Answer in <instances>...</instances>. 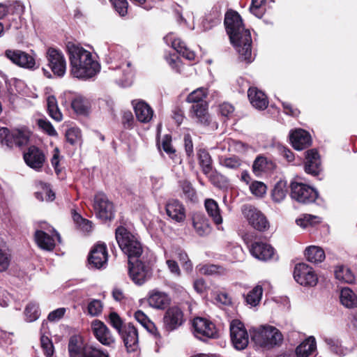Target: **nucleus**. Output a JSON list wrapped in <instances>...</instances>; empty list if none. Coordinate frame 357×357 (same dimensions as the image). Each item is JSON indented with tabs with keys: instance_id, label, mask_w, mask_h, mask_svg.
<instances>
[{
	"instance_id": "64",
	"label": "nucleus",
	"mask_w": 357,
	"mask_h": 357,
	"mask_svg": "<svg viewBox=\"0 0 357 357\" xmlns=\"http://www.w3.org/2000/svg\"><path fill=\"white\" fill-rule=\"evenodd\" d=\"M84 357H109L108 353L93 347L88 349Z\"/></svg>"
},
{
	"instance_id": "43",
	"label": "nucleus",
	"mask_w": 357,
	"mask_h": 357,
	"mask_svg": "<svg viewBox=\"0 0 357 357\" xmlns=\"http://www.w3.org/2000/svg\"><path fill=\"white\" fill-rule=\"evenodd\" d=\"M321 218L319 216L304 213L301 215L296 220V223L303 229L308 227H315L320 224Z\"/></svg>"
},
{
	"instance_id": "12",
	"label": "nucleus",
	"mask_w": 357,
	"mask_h": 357,
	"mask_svg": "<svg viewBox=\"0 0 357 357\" xmlns=\"http://www.w3.org/2000/svg\"><path fill=\"white\" fill-rule=\"evenodd\" d=\"M294 278L298 284L305 287H314L318 282V277L313 268L305 263L295 266Z\"/></svg>"
},
{
	"instance_id": "7",
	"label": "nucleus",
	"mask_w": 357,
	"mask_h": 357,
	"mask_svg": "<svg viewBox=\"0 0 357 357\" xmlns=\"http://www.w3.org/2000/svg\"><path fill=\"white\" fill-rule=\"evenodd\" d=\"M241 211L253 229L260 232H265L269 229L270 223L266 216L255 206L244 204L242 206Z\"/></svg>"
},
{
	"instance_id": "17",
	"label": "nucleus",
	"mask_w": 357,
	"mask_h": 357,
	"mask_svg": "<svg viewBox=\"0 0 357 357\" xmlns=\"http://www.w3.org/2000/svg\"><path fill=\"white\" fill-rule=\"evenodd\" d=\"M304 170L307 174L318 177L322 171L321 157L316 149H308L305 153Z\"/></svg>"
},
{
	"instance_id": "20",
	"label": "nucleus",
	"mask_w": 357,
	"mask_h": 357,
	"mask_svg": "<svg viewBox=\"0 0 357 357\" xmlns=\"http://www.w3.org/2000/svg\"><path fill=\"white\" fill-rule=\"evenodd\" d=\"M248 247L252 256L261 261L272 259L275 255L274 248L266 242L255 241Z\"/></svg>"
},
{
	"instance_id": "13",
	"label": "nucleus",
	"mask_w": 357,
	"mask_h": 357,
	"mask_svg": "<svg viewBox=\"0 0 357 357\" xmlns=\"http://www.w3.org/2000/svg\"><path fill=\"white\" fill-rule=\"evenodd\" d=\"M162 320L164 329L167 332L177 330L185 321L183 312L178 306L169 307Z\"/></svg>"
},
{
	"instance_id": "58",
	"label": "nucleus",
	"mask_w": 357,
	"mask_h": 357,
	"mask_svg": "<svg viewBox=\"0 0 357 357\" xmlns=\"http://www.w3.org/2000/svg\"><path fill=\"white\" fill-rule=\"evenodd\" d=\"M115 10L121 17H124L128 13V3L126 0H109Z\"/></svg>"
},
{
	"instance_id": "44",
	"label": "nucleus",
	"mask_w": 357,
	"mask_h": 357,
	"mask_svg": "<svg viewBox=\"0 0 357 357\" xmlns=\"http://www.w3.org/2000/svg\"><path fill=\"white\" fill-rule=\"evenodd\" d=\"M47 113L51 118L56 121L62 120V114L59 109L57 100L54 96H50L47 98Z\"/></svg>"
},
{
	"instance_id": "19",
	"label": "nucleus",
	"mask_w": 357,
	"mask_h": 357,
	"mask_svg": "<svg viewBox=\"0 0 357 357\" xmlns=\"http://www.w3.org/2000/svg\"><path fill=\"white\" fill-rule=\"evenodd\" d=\"M128 353L135 352L138 349V331L132 323L124 326V328L119 333Z\"/></svg>"
},
{
	"instance_id": "53",
	"label": "nucleus",
	"mask_w": 357,
	"mask_h": 357,
	"mask_svg": "<svg viewBox=\"0 0 357 357\" xmlns=\"http://www.w3.org/2000/svg\"><path fill=\"white\" fill-rule=\"evenodd\" d=\"M242 160L236 155H232L231 157L229 158H224L220 161V164L222 166L231 169H238L242 165Z\"/></svg>"
},
{
	"instance_id": "36",
	"label": "nucleus",
	"mask_w": 357,
	"mask_h": 357,
	"mask_svg": "<svg viewBox=\"0 0 357 357\" xmlns=\"http://www.w3.org/2000/svg\"><path fill=\"white\" fill-rule=\"evenodd\" d=\"M197 159L199 165L204 174L207 175L212 171V158L205 149H199L197 151Z\"/></svg>"
},
{
	"instance_id": "33",
	"label": "nucleus",
	"mask_w": 357,
	"mask_h": 357,
	"mask_svg": "<svg viewBox=\"0 0 357 357\" xmlns=\"http://www.w3.org/2000/svg\"><path fill=\"white\" fill-rule=\"evenodd\" d=\"M205 209L210 218H212L215 225H220L222 222V218L218 204L213 199H206L204 201Z\"/></svg>"
},
{
	"instance_id": "47",
	"label": "nucleus",
	"mask_w": 357,
	"mask_h": 357,
	"mask_svg": "<svg viewBox=\"0 0 357 357\" xmlns=\"http://www.w3.org/2000/svg\"><path fill=\"white\" fill-rule=\"evenodd\" d=\"M335 276L338 280L346 283H351L354 280V276L351 271L343 266H339L335 269Z\"/></svg>"
},
{
	"instance_id": "23",
	"label": "nucleus",
	"mask_w": 357,
	"mask_h": 357,
	"mask_svg": "<svg viewBox=\"0 0 357 357\" xmlns=\"http://www.w3.org/2000/svg\"><path fill=\"white\" fill-rule=\"evenodd\" d=\"M170 296L164 291L153 289L149 292L147 302L149 305L158 310H165L171 304Z\"/></svg>"
},
{
	"instance_id": "18",
	"label": "nucleus",
	"mask_w": 357,
	"mask_h": 357,
	"mask_svg": "<svg viewBox=\"0 0 357 357\" xmlns=\"http://www.w3.org/2000/svg\"><path fill=\"white\" fill-rule=\"evenodd\" d=\"M5 56L14 64L27 69L36 68V61L29 54L18 50H7Z\"/></svg>"
},
{
	"instance_id": "42",
	"label": "nucleus",
	"mask_w": 357,
	"mask_h": 357,
	"mask_svg": "<svg viewBox=\"0 0 357 357\" xmlns=\"http://www.w3.org/2000/svg\"><path fill=\"white\" fill-rule=\"evenodd\" d=\"M341 303L348 308H353L357 306V296L349 288H343L340 296Z\"/></svg>"
},
{
	"instance_id": "55",
	"label": "nucleus",
	"mask_w": 357,
	"mask_h": 357,
	"mask_svg": "<svg viewBox=\"0 0 357 357\" xmlns=\"http://www.w3.org/2000/svg\"><path fill=\"white\" fill-rule=\"evenodd\" d=\"M102 303L101 301L93 299L87 306L88 313L93 317L98 316L102 311Z\"/></svg>"
},
{
	"instance_id": "8",
	"label": "nucleus",
	"mask_w": 357,
	"mask_h": 357,
	"mask_svg": "<svg viewBox=\"0 0 357 357\" xmlns=\"http://www.w3.org/2000/svg\"><path fill=\"white\" fill-rule=\"evenodd\" d=\"M318 192L309 185L293 181L290 184V196L293 200L302 204L314 203L318 197Z\"/></svg>"
},
{
	"instance_id": "16",
	"label": "nucleus",
	"mask_w": 357,
	"mask_h": 357,
	"mask_svg": "<svg viewBox=\"0 0 357 357\" xmlns=\"http://www.w3.org/2000/svg\"><path fill=\"white\" fill-rule=\"evenodd\" d=\"M23 159L27 166L36 171H40L46 158L42 149L35 145H31L24 151Z\"/></svg>"
},
{
	"instance_id": "4",
	"label": "nucleus",
	"mask_w": 357,
	"mask_h": 357,
	"mask_svg": "<svg viewBox=\"0 0 357 357\" xmlns=\"http://www.w3.org/2000/svg\"><path fill=\"white\" fill-rule=\"evenodd\" d=\"M31 135V132L24 128L13 130L4 127L0 128V142L9 149L16 147L22 149L29 144Z\"/></svg>"
},
{
	"instance_id": "29",
	"label": "nucleus",
	"mask_w": 357,
	"mask_h": 357,
	"mask_svg": "<svg viewBox=\"0 0 357 357\" xmlns=\"http://www.w3.org/2000/svg\"><path fill=\"white\" fill-rule=\"evenodd\" d=\"M208 105L207 102H201L197 105H192V110L194 116L200 124L208 126L211 123V117L208 112Z\"/></svg>"
},
{
	"instance_id": "32",
	"label": "nucleus",
	"mask_w": 357,
	"mask_h": 357,
	"mask_svg": "<svg viewBox=\"0 0 357 357\" xmlns=\"http://www.w3.org/2000/svg\"><path fill=\"white\" fill-rule=\"evenodd\" d=\"M137 120L142 123L149 122L153 114L152 108L145 102H138L134 107Z\"/></svg>"
},
{
	"instance_id": "5",
	"label": "nucleus",
	"mask_w": 357,
	"mask_h": 357,
	"mask_svg": "<svg viewBox=\"0 0 357 357\" xmlns=\"http://www.w3.org/2000/svg\"><path fill=\"white\" fill-rule=\"evenodd\" d=\"M251 340L256 344L262 347H270L278 345L282 341V335L274 326H262L254 330L251 333Z\"/></svg>"
},
{
	"instance_id": "49",
	"label": "nucleus",
	"mask_w": 357,
	"mask_h": 357,
	"mask_svg": "<svg viewBox=\"0 0 357 357\" xmlns=\"http://www.w3.org/2000/svg\"><path fill=\"white\" fill-rule=\"evenodd\" d=\"M266 1V0H252L250 10L258 18H262L265 14Z\"/></svg>"
},
{
	"instance_id": "57",
	"label": "nucleus",
	"mask_w": 357,
	"mask_h": 357,
	"mask_svg": "<svg viewBox=\"0 0 357 357\" xmlns=\"http://www.w3.org/2000/svg\"><path fill=\"white\" fill-rule=\"evenodd\" d=\"M11 261V254L8 250H3L0 248V272L8 269Z\"/></svg>"
},
{
	"instance_id": "35",
	"label": "nucleus",
	"mask_w": 357,
	"mask_h": 357,
	"mask_svg": "<svg viewBox=\"0 0 357 357\" xmlns=\"http://www.w3.org/2000/svg\"><path fill=\"white\" fill-rule=\"evenodd\" d=\"M288 193L287 183L285 181H278L271 190V197L274 203L282 202Z\"/></svg>"
},
{
	"instance_id": "22",
	"label": "nucleus",
	"mask_w": 357,
	"mask_h": 357,
	"mask_svg": "<svg viewBox=\"0 0 357 357\" xmlns=\"http://www.w3.org/2000/svg\"><path fill=\"white\" fill-rule=\"evenodd\" d=\"M289 141L293 148L297 151L307 149L312 145L310 134L303 129H297L289 134Z\"/></svg>"
},
{
	"instance_id": "54",
	"label": "nucleus",
	"mask_w": 357,
	"mask_h": 357,
	"mask_svg": "<svg viewBox=\"0 0 357 357\" xmlns=\"http://www.w3.org/2000/svg\"><path fill=\"white\" fill-rule=\"evenodd\" d=\"M184 149L186 154L187 159L189 162L193 161L194 158V146L193 142L190 134L187 133L184 135L183 137Z\"/></svg>"
},
{
	"instance_id": "39",
	"label": "nucleus",
	"mask_w": 357,
	"mask_h": 357,
	"mask_svg": "<svg viewBox=\"0 0 357 357\" xmlns=\"http://www.w3.org/2000/svg\"><path fill=\"white\" fill-rule=\"evenodd\" d=\"M172 47L183 58L189 61H194L195 53L190 50L185 43L180 38H174L172 41Z\"/></svg>"
},
{
	"instance_id": "51",
	"label": "nucleus",
	"mask_w": 357,
	"mask_h": 357,
	"mask_svg": "<svg viewBox=\"0 0 357 357\" xmlns=\"http://www.w3.org/2000/svg\"><path fill=\"white\" fill-rule=\"evenodd\" d=\"M108 323L117 331L119 333L123 328L126 324L119 314L116 312H111L108 316Z\"/></svg>"
},
{
	"instance_id": "37",
	"label": "nucleus",
	"mask_w": 357,
	"mask_h": 357,
	"mask_svg": "<svg viewBox=\"0 0 357 357\" xmlns=\"http://www.w3.org/2000/svg\"><path fill=\"white\" fill-rule=\"evenodd\" d=\"M222 20V13L220 6H213L210 12L206 15L204 21V26L206 29H211L212 27L220 24Z\"/></svg>"
},
{
	"instance_id": "15",
	"label": "nucleus",
	"mask_w": 357,
	"mask_h": 357,
	"mask_svg": "<svg viewBox=\"0 0 357 357\" xmlns=\"http://www.w3.org/2000/svg\"><path fill=\"white\" fill-rule=\"evenodd\" d=\"M108 261L107 248L105 243L98 242L91 248L88 262L93 268L100 269L105 268Z\"/></svg>"
},
{
	"instance_id": "1",
	"label": "nucleus",
	"mask_w": 357,
	"mask_h": 357,
	"mask_svg": "<svg viewBox=\"0 0 357 357\" xmlns=\"http://www.w3.org/2000/svg\"><path fill=\"white\" fill-rule=\"evenodd\" d=\"M115 238L121 251L128 257V275L137 285H142L152 276V261L143 254V246L138 237L126 227L119 226Z\"/></svg>"
},
{
	"instance_id": "52",
	"label": "nucleus",
	"mask_w": 357,
	"mask_h": 357,
	"mask_svg": "<svg viewBox=\"0 0 357 357\" xmlns=\"http://www.w3.org/2000/svg\"><path fill=\"white\" fill-rule=\"evenodd\" d=\"M266 185L259 181H255L250 185V190L252 195L257 197H263L266 192Z\"/></svg>"
},
{
	"instance_id": "10",
	"label": "nucleus",
	"mask_w": 357,
	"mask_h": 357,
	"mask_svg": "<svg viewBox=\"0 0 357 357\" xmlns=\"http://www.w3.org/2000/svg\"><path fill=\"white\" fill-rule=\"evenodd\" d=\"M45 57L47 66L53 75L56 77H63L66 72V61L62 52L54 47H49Z\"/></svg>"
},
{
	"instance_id": "2",
	"label": "nucleus",
	"mask_w": 357,
	"mask_h": 357,
	"mask_svg": "<svg viewBox=\"0 0 357 357\" xmlns=\"http://www.w3.org/2000/svg\"><path fill=\"white\" fill-rule=\"evenodd\" d=\"M224 24L231 44L239 54V59L247 63L253 61L252 56V37L249 29H245L240 14L229 10L225 15Z\"/></svg>"
},
{
	"instance_id": "40",
	"label": "nucleus",
	"mask_w": 357,
	"mask_h": 357,
	"mask_svg": "<svg viewBox=\"0 0 357 357\" xmlns=\"http://www.w3.org/2000/svg\"><path fill=\"white\" fill-rule=\"evenodd\" d=\"M178 187L182 190L187 201L195 203L198 201L197 191L191 182L187 179H182L178 181Z\"/></svg>"
},
{
	"instance_id": "6",
	"label": "nucleus",
	"mask_w": 357,
	"mask_h": 357,
	"mask_svg": "<svg viewBox=\"0 0 357 357\" xmlns=\"http://www.w3.org/2000/svg\"><path fill=\"white\" fill-rule=\"evenodd\" d=\"M93 208L96 217L102 222H111L115 218L114 203L102 192L95 195Z\"/></svg>"
},
{
	"instance_id": "38",
	"label": "nucleus",
	"mask_w": 357,
	"mask_h": 357,
	"mask_svg": "<svg viewBox=\"0 0 357 357\" xmlns=\"http://www.w3.org/2000/svg\"><path fill=\"white\" fill-rule=\"evenodd\" d=\"M305 256L308 261L314 264L323 261L326 257L324 250L315 245L307 247L305 250Z\"/></svg>"
},
{
	"instance_id": "46",
	"label": "nucleus",
	"mask_w": 357,
	"mask_h": 357,
	"mask_svg": "<svg viewBox=\"0 0 357 357\" xmlns=\"http://www.w3.org/2000/svg\"><path fill=\"white\" fill-rule=\"evenodd\" d=\"M207 93L204 88H198L191 92L186 98V101L193 105L199 104L201 102H207L204 100Z\"/></svg>"
},
{
	"instance_id": "25",
	"label": "nucleus",
	"mask_w": 357,
	"mask_h": 357,
	"mask_svg": "<svg viewBox=\"0 0 357 357\" xmlns=\"http://www.w3.org/2000/svg\"><path fill=\"white\" fill-rule=\"evenodd\" d=\"M92 348L84 343L80 335H74L69 339L68 344L69 357H84L88 349Z\"/></svg>"
},
{
	"instance_id": "9",
	"label": "nucleus",
	"mask_w": 357,
	"mask_h": 357,
	"mask_svg": "<svg viewBox=\"0 0 357 357\" xmlns=\"http://www.w3.org/2000/svg\"><path fill=\"white\" fill-rule=\"evenodd\" d=\"M192 325L195 337L200 340L219 337V331L215 324L206 318L197 317L193 319Z\"/></svg>"
},
{
	"instance_id": "31",
	"label": "nucleus",
	"mask_w": 357,
	"mask_h": 357,
	"mask_svg": "<svg viewBox=\"0 0 357 357\" xmlns=\"http://www.w3.org/2000/svg\"><path fill=\"white\" fill-rule=\"evenodd\" d=\"M134 317L135 319L150 333L153 334L155 337L158 339L161 338V335L155 324L149 319L143 311L140 310L136 311Z\"/></svg>"
},
{
	"instance_id": "14",
	"label": "nucleus",
	"mask_w": 357,
	"mask_h": 357,
	"mask_svg": "<svg viewBox=\"0 0 357 357\" xmlns=\"http://www.w3.org/2000/svg\"><path fill=\"white\" fill-rule=\"evenodd\" d=\"M91 331L96 340L102 344L113 347L116 339L107 325L99 319H95L91 324Z\"/></svg>"
},
{
	"instance_id": "61",
	"label": "nucleus",
	"mask_w": 357,
	"mask_h": 357,
	"mask_svg": "<svg viewBox=\"0 0 357 357\" xmlns=\"http://www.w3.org/2000/svg\"><path fill=\"white\" fill-rule=\"evenodd\" d=\"M172 117L175 121L176 125L178 126H180L185 118L183 110L180 107L176 106L172 109Z\"/></svg>"
},
{
	"instance_id": "63",
	"label": "nucleus",
	"mask_w": 357,
	"mask_h": 357,
	"mask_svg": "<svg viewBox=\"0 0 357 357\" xmlns=\"http://www.w3.org/2000/svg\"><path fill=\"white\" fill-rule=\"evenodd\" d=\"M215 300L217 302L225 306H230L232 304V299L231 296L225 292H220L218 294Z\"/></svg>"
},
{
	"instance_id": "26",
	"label": "nucleus",
	"mask_w": 357,
	"mask_h": 357,
	"mask_svg": "<svg viewBox=\"0 0 357 357\" xmlns=\"http://www.w3.org/2000/svg\"><path fill=\"white\" fill-rule=\"evenodd\" d=\"M192 226L196 233L200 236L210 234L211 227L209 221L202 213H194L192 216Z\"/></svg>"
},
{
	"instance_id": "59",
	"label": "nucleus",
	"mask_w": 357,
	"mask_h": 357,
	"mask_svg": "<svg viewBox=\"0 0 357 357\" xmlns=\"http://www.w3.org/2000/svg\"><path fill=\"white\" fill-rule=\"evenodd\" d=\"M38 126L50 136L55 137L58 135L52 124L47 119H38Z\"/></svg>"
},
{
	"instance_id": "24",
	"label": "nucleus",
	"mask_w": 357,
	"mask_h": 357,
	"mask_svg": "<svg viewBox=\"0 0 357 357\" xmlns=\"http://www.w3.org/2000/svg\"><path fill=\"white\" fill-rule=\"evenodd\" d=\"M276 167V163L272 159L259 155L253 162L252 169L257 176H259L262 173L273 172Z\"/></svg>"
},
{
	"instance_id": "21",
	"label": "nucleus",
	"mask_w": 357,
	"mask_h": 357,
	"mask_svg": "<svg viewBox=\"0 0 357 357\" xmlns=\"http://www.w3.org/2000/svg\"><path fill=\"white\" fill-rule=\"evenodd\" d=\"M168 217L175 222H183L186 218V209L184 204L178 199H169L165 204Z\"/></svg>"
},
{
	"instance_id": "41",
	"label": "nucleus",
	"mask_w": 357,
	"mask_h": 357,
	"mask_svg": "<svg viewBox=\"0 0 357 357\" xmlns=\"http://www.w3.org/2000/svg\"><path fill=\"white\" fill-rule=\"evenodd\" d=\"M172 138L171 135H165L162 140V149L174 162H181V160L178 155L176 150L172 146Z\"/></svg>"
},
{
	"instance_id": "30",
	"label": "nucleus",
	"mask_w": 357,
	"mask_h": 357,
	"mask_svg": "<svg viewBox=\"0 0 357 357\" xmlns=\"http://www.w3.org/2000/svg\"><path fill=\"white\" fill-rule=\"evenodd\" d=\"M34 237L35 241L40 248L47 251H52L54 249V239L45 231L43 230H36Z\"/></svg>"
},
{
	"instance_id": "50",
	"label": "nucleus",
	"mask_w": 357,
	"mask_h": 357,
	"mask_svg": "<svg viewBox=\"0 0 357 357\" xmlns=\"http://www.w3.org/2000/svg\"><path fill=\"white\" fill-rule=\"evenodd\" d=\"M40 346L46 357H52L54 355V347L52 340L49 337L45 335H41Z\"/></svg>"
},
{
	"instance_id": "3",
	"label": "nucleus",
	"mask_w": 357,
	"mask_h": 357,
	"mask_svg": "<svg viewBox=\"0 0 357 357\" xmlns=\"http://www.w3.org/2000/svg\"><path fill=\"white\" fill-rule=\"evenodd\" d=\"M66 47L70 74L74 77L87 79L92 77L99 71V64L93 59L90 52L73 43H68Z\"/></svg>"
},
{
	"instance_id": "27",
	"label": "nucleus",
	"mask_w": 357,
	"mask_h": 357,
	"mask_svg": "<svg viewBox=\"0 0 357 357\" xmlns=\"http://www.w3.org/2000/svg\"><path fill=\"white\" fill-rule=\"evenodd\" d=\"M248 96L250 103L257 109H264L268 105V101L265 93L258 90L256 87L249 88Z\"/></svg>"
},
{
	"instance_id": "45",
	"label": "nucleus",
	"mask_w": 357,
	"mask_h": 357,
	"mask_svg": "<svg viewBox=\"0 0 357 357\" xmlns=\"http://www.w3.org/2000/svg\"><path fill=\"white\" fill-rule=\"evenodd\" d=\"M263 294V288L260 285H257L251 291H250L246 295H243L245 301L252 305H257Z\"/></svg>"
},
{
	"instance_id": "48",
	"label": "nucleus",
	"mask_w": 357,
	"mask_h": 357,
	"mask_svg": "<svg viewBox=\"0 0 357 357\" xmlns=\"http://www.w3.org/2000/svg\"><path fill=\"white\" fill-rule=\"evenodd\" d=\"M24 314L26 321L32 322L38 319L40 316V310L37 304L29 303L25 307Z\"/></svg>"
},
{
	"instance_id": "11",
	"label": "nucleus",
	"mask_w": 357,
	"mask_h": 357,
	"mask_svg": "<svg viewBox=\"0 0 357 357\" xmlns=\"http://www.w3.org/2000/svg\"><path fill=\"white\" fill-rule=\"evenodd\" d=\"M231 341L237 350L245 349L249 343V336L244 324L238 319H234L230 323Z\"/></svg>"
},
{
	"instance_id": "60",
	"label": "nucleus",
	"mask_w": 357,
	"mask_h": 357,
	"mask_svg": "<svg viewBox=\"0 0 357 357\" xmlns=\"http://www.w3.org/2000/svg\"><path fill=\"white\" fill-rule=\"evenodd\" d=\"M122 124L126 129H131L133 128L134 117L130 111H126L123 114Z\"/></svg>"
},
{
	"instance_id": "56",
	"label": "nucleus",
	"mask_w": 357,
	"mask_h": 357,
	"mask_svg": "<svg viewBox=\"0 0 357 357\" xmlns=\"http://www.w3.org/2000/svg\"><path fill=\"white\" fill-rule=\"evenodd\" d=\"M234 112V107L228 102H223L218 107V113L222 117L225 118L224 121L229 119L232 116Z\"/></svg>"
},
{
	"instance_id": "62",
	"label": "nucleus",
	"mask_w": 357,
	"mask_h": 357,
	"mask_svg": "<svg viewBox=\"0 0 357 357\" xmlns=\"http://www.w3.org/2000/svg\"><path fill=\"white\" fill-rule=\"evenodd\" d=\"M79 131L75 128H69L67 130L66 132V141L70 143L71 145H73L76 143L77 139L79 137Z\"/></svg>"
},
{
	"instance_id": "28",
	"label": "nucleus",
	"mask_w": 357,
	"mask_h": 357,
	"mask_svg": "<svg viewBox=\"0 0 357 357\" xmlns=\"http://www.w3.org/2000/svg\"><path fill=\"white\" fill-rule=\"evenodd\" d=\"M70 106L77 115L86 116L90 113L91 103L88 99L82 96H77L73 98Z\"/></svg>"
},
{
	"instance_id": "34",
	"label": "nucleus",
	"mask_w": 357,
	"mask_h": 357,
	"mask_svg": "<svg viewBox=\"0 0 357 357\" xmlns=\"http://www.w3.org/2000/svg\"><path fill=\"white\" fill-rule=\"evenodd\" d=\"M316 347L314 337H310L296 347L295 350V356L308 357L315 351Z\"/></svg>"
}]
</instances>
